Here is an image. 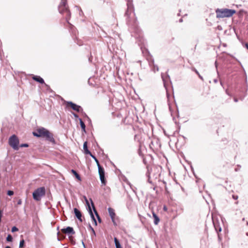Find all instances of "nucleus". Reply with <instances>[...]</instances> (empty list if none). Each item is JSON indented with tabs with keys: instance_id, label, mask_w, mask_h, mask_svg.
Wrapping results in <instances>:
<instances>
[{
	"instance_id": "nucleus-1",
	"label": "nucleus",
	"mask_w": 248,
	"mask_h": 248,
	"mask_svg": "<svg viewBox=\"0 0 248 248\" xmlns=\"http://www.w3.org/2000/svg\"><path fill=\"white\" fill-rule=\"evenodd\" d=\"M33 135L36 137L45 138L47 140L52 143H55V140L53 138V134L44 127L37 129L33 132Z\"/></svg>"
},
{
	"instance_id": "nucleus-2",
	"label": "nucleus",
	"mask_w": 248,
	"mask_h": 248,
	"mask_svg": "<svg viewBox=\"0 0 248 248\" xmlns=\"http://www.w3.org/2000/svg\"><path fill=\"white\" fill-rule=\"evenodd\" d=\"M236 13V11L233 9H229L227 8L219 9L216 10V17L217 18L230 17Z\"/></svg>"
},
{
	"instance_id": "nucleus-3",
	"label": "nucleus",
	"mask_w": 248,
	"mask_h": 248,
	"mask_svg": "<svg viewBox=\"0 0 248 248\" xmlns=\"http://www.w3.org/2000/svg\"><path fill=\"white\" fill-rule=\"evenodd\" d=\"M58 9L61 14L65 15V19L69 23L68 20L70 19L71 14L68 9L66 0H61V2L58 7Z\"/></svg>"
},
{
	"instance_id": "nucleus-4",
	"label": "nucleus",
	"mask_w": 248,
	"mask_h": 248,
	"mask_svg": "<svg viewBox=\"0 0 248 248\" xmlns=\"http://www.w3.org/2000/svg\"><path fill=\"white\" fill-rule=\"evenodd\" d=\"M133 11V6L132 4L130 2L127 3V8L125 13V16L126 17V21L128 24L130 23L131 19H135V14Z\"/></svg>"
},
{
	"instance_id": "nucleus-5",
	"label": "nucleus",
	"mask_w": 248,
	"mask_h": 248,
	"mask_svg": "<svg viewBox=\"0 0 248 248\" xmlns=\"http://www.w3.org/2000/svg\"><path fill=\"white\" fill-rule=\"evenodd\" d=\"M45 195V188L44 187H41L36 189L32 194L33 199L37 201H40L42 197Z\"/></svg>"
},
{
	"instance_id": "nucleus-6",
	"label": "nucleus",
	"mask_w": 248,
	"mask_h": 248,
	"mask_svg": "<svg viewBox=\"0 0 248 248\" xmlns=\"http://www.w3.org/2000/svg\"><path fill=\"white\" fill-rule=\"evenodd\" d=\"M9 145L16 150L18 149L19 140L15 135L12 136L9 140Z\"/></svg>"
},
{
	"instance_id": "nucleus-7",
	"label": "nucleus",
	"mask_w": 248,
	"mask_h": 248,
	"mask_svg": "<svg viewBox=\"0 0 248 248\" xmlns=\"http://www.w3.org/2000/svg\"><path fill=\"white\" fill-rule=\"evenodd\" d=\"M84 198H85V201H86V204H87L88 205V211H89V213L91 216V218H92V219L93 220L94 222V224L95 225H97V222L95 220V218L94 217V215L93 214V213L92 211V209H91V206L89 204V202L87 200V199L86 198V197H84Z\"/></svg>"
},
{
	"instance_id": "nucleus-8",
	"label": "nucleus",
	"mask_w": 248,
	"mask_h": 248,
	"mask_svg": "<svg viewBox=\"0 0 248 248\" xmlns=\"http://www.w3.org/2000/svg\"><path fill=\"white\" fill-rule=\"evenodd\" d=\"M67 106H70L73 110L77 112H79L80 109L81 108L80 106H78L72 102H67Z\"/></svg>"
},
{
	"instance_id": "nucleus-9",
	"label": "nucleus",
	"mask_w": 248,
	"mask_h": 248,
	"mask_svg": "<svg viewBox=\"0 0 248 248\" xmlns=\"http://www.w3.org/2000/svg\"><path fill=\"white\" fill-rule=\"evenodd\" d=\"M62 232L64 233H67V234H74L75 232L74 231V229L72 227H67L66 228H64L62 229Z\"/></svg>"
},
{
	"instance_id": "nucleus-10",
	"label": "nucleus",
	"mask_w": 248,
	"mask_h": 248,
	"mask_svg": "<svg viewBox=\"0 0 248 248\" xmlns=\"http://www.w3.org/2000/svg\"><path fill=\"white\" fill-rule=\"evenodd\" d=\"M108 212L109 215L110 217L112 222H113V223L114 224H115V217L116 215L115 213L114 210L113 209H112V208L109 207L108 208Z\"/></svg>"
},
{
	"instance_id": "nucleus-11",
	"label": "nucleus",
	"mask_w": 248,
	"mask_h": 248,
	"mask_svg": "<svg viewBox=\"0 0 248 248\" xmlns=\"http://www.w3.org/2000/svg\"><path fill=\"white\" fill-rule=\"evenodd\" d=\"M74 213L75 214L76 217L81 222L82 221V214L79 210H78L77 208H74Z\"/></svg>"
},
{
	"instance_id": "nucleus-12",
	"label": "nucleus",
	"mask_w": 248,
	"mask_h": 248,
	"mask_svg": "<svg viewBox=\"0 0 248 248\" xmlns=\"http://www.w3.org/2000/svg\"><path fill=\"white\" fill-rule=\"evenodd\" d=\"M149 63L153 71L155 72L158 71V67L157 65H155L154 60L149 62Z\"/></svg>"
},
{
	"instance_id": "nucleus-13",
	"label": "nucleus",
	"mask_w": 248,
	"mask_h": 248,
	"mask_svg": "<svg viewBox=\"0 0 248 248\" xmlns=\"http://www.w3.org/2000/svg\"><path fill=\"white\" fill-rule=\"evenodd\" d=\"M32 78L35 81L38 82L41 84L45 83L44 79L40 76H33Z\"/></svg>"
},
{
	"instance_id": "nucleus-14",
	"label": "nucleus",
	"mask_w": 248,
	"mask_h": 248,
	"mask_svg": "<svg viewBox=\"0 0 248 248\" xmlns=\"http://www.w3.org/2000/svg\"><path fill=\"white\" fill-rule=\"evenodd\" d=\"M83 149H84V153L85 154L89 155L92 154L91 152L88 149L87 141L84 142V143L83 144Z\"/></svg>"
},
{
	"instance_id": "nucleus-15",
	"label": "nucleus",
	"mask_w": 248,
	"mask_h": 248,
	"mask_svg": "<svg viewBox=\"0 0 248 248\" xmlns=\"http://www.w3.org/2000/svg\"><path fill=\"white\" fill-rule=\"evenodd\" d=\"M153 216L154 218V224L155 225H157L160 221L159 217L154 212H153Z\"/></svg>"
},
{
	"instance_id": "nucleus-16",
	"label": "nucleus",
	"mask_w": 248,
	"mask_h": 248,
	"mask_svg": "<svg viewBox=\"0 0 248 248\" xmlns=\"http://www.w3.org/2000/svg\"><path fill=\"white\" fill-rule=\"evenodd\" d=\"M91 202H92V206L93 207V211L94 212V213L95 214V215L97 217V219L98 220V221L100 222H101V218L99 216V215L98 214L95 208V207L94 206V204H93V203L92 201V200L91 199Z\"/></svg>"
},
{
	"instance_id": "nucleus-17",
	"label": "nucleus",
	"mask_w": 248,
	"mask_h": 248,
	"mask_svg": "<svg viewBox=\"0 0 248 248\" xmlns=\"http://www.w3.org/2000/svg\"><path fill=\"white\" fill-rule=\"evenodd\" d=\"M98 169V172L99 175H105V172L103 168H102L100 164L97 165Z\"/></svg>"
},
{
	"instance_id": "nucleus-18",
	"label": "nucleus",
	"mask_w": 248,
	"mask_h": 248,
	"mask_svg": "<svg viewBox=\"0 0 248 248\" xmlns=\"http://www.w3.org/2000/svg\"><path fill=\"white\" fill-rule=\"evenodd\" d=\"M114 243L115 245L116 248H123L121 247V245L119 241V240L117 239V238H114Z\"/></svg>"
},
{
	"instance_id": "nucleus-19",
	"label": "nucleus",
	"mask_w": 248,
	"mask_h": 248,
	"mask_svg": "<svg viewBox=\"0 0 248 248\" xmlns=\"http://www.w3.org/2000/svg\"><path fill=\"white\" fill-rule=\"evenodd\" d=\"M79 123H80V124L81 127L82 128V130L84 132H85L86 126H85V124L84 123V122L82 121V120L81 119H79Z\"/></svg>"
},
{
	"instance_id": "nucleus-20",
	"label": "nucleus",
	"mask_w": 248,
	"mask_h": 248,
	"mask_svg": "<svg viewBox=\"0 0 248 248\" xmlns=\"http://www.w3.org/2000/svg\"><path fill=\"white\" fill-rule=\"evenodd\" d=\"M71 171L78 180H81V178L77 172L76 170H72Z\"/></svg>"
},
{
	"instance_id": "nucleus-21",
	"label": "nucleus",
	"mask_w": 248,
	"mask_h": 248,
	"mask_svg": "<svg viewBox=\"0 0 248 248\" xmlns=\"http://www.w3.org/2000/svg\"><path fill=\"white\" fill-rule=\"evenodd\" d=\"M99 176H100V179L101 183L105 185L106 184L105 179V175H99Z\"/></svg>"
},
{
	"instance_id": "nucleus-22",
	"label": "nucleus",
	"mask_w": 248,
	"mask_h": 248,
	"mask_svg": "<svg viewBox=\"0 0 248 248\" xmlns=\"http://www.w3.org/2000/svg\"><path fill=\"white\" fill-rule=\"evenodd\" d=\"M6 240L8 242H12L13 240V237L11 235L8 234L7 238Z\"/></svg>"
},
{
	"instance_id": "nucleus-23",
	"label": "nucleus",
	"mask_w": 248,
	"mask_h": 248,
	"mask_svg": "<svg viewBox=\"0 0 248 248\" xmlns=\"http://www.w3.org/2000/svg\"><path fill=\"white\" fill-rule=\"evenodd\" d=\"M94 159V160H95V161L96 162V164H97V165H98V164H100L99 163V161L98 160H97V159L95 157V156L94 155H93L92 154H91L90 155Z\"/></svg>"
},
{
	"instance_id": "nucleus-24",
	"label": "nucleus",
	"mask_w": 248,
	"mask_h": 248,
	"mask_svg": "<svg viewBox=\"0 0 248 248\" xmlns=\"http://www.w3.org/2000/svg\"><path fill=\"white\" fill-rule=\"evenodd\" d=\"M24 243H25V242H24V239H22L21 240H20L19 248H22L24 245Z\"/></svg>"
},
{
	"instance_id": "nucleus-25",
	"label": "nucleus",
	"mask_w": 248,
	"mask_h": 248,
	"mask_svg": "<svg viewBox=\"0 0 248 248\" xmlns=\"http://www.w3.org/2000/svg\"><path fill=\"white\" fill-rule=\"evenodd\" d=\"M18 229L17 228H16V226H14L12 228V230H11V231L12 232H16V231H18Z\"/></svg>"
},
{
	"instance_id": "nucleus-26",
	"label": "nucleus",
	"mask_w": 248,
	"mask_h": 248,
	"mask_svg": "<svg viewBox=\"0 0 248 248\" xmlns=\"http://www.w3.org/2000/svg\"><path fill=\"white\" fill-rule=\"evenodd\" d=\"M14 194V192L11 190H8L7 192V195L9 196H12Z\"/></svg>"
},
{
	"instance_id": "nucleus-27",
	"label": "nucleus",
	"mask_w": 248,
	"mask_h": 248,
	"mask_svg": "<svg viewBox=\"0 0 248 248\" xmlns=\"http://www.w3.org/2000/svg\"><path fill=\"white\" fill-rule=\"evenodd\" d=\"M21 147H27L29 146L28 144H27V143H24V144H22L20 145V146Z\"/></svg>"
},
{
	"instance_id": "nucleus-28",
	"label": "nucleus",
	"mask_w": 248,
	"mask_h": 248,
	"mask_svg": "<svg viewBox=\"0 0 248 248\" xmlns=\"http://www.w3.org/2000/svg\"><path fill=\"white\" fill-rule=\"evenodd\" d=\"M90 229H91V230H92V232H93V235H95V231H94V229L93 228V227H92L91 225H90Z\"/></svg>"
},
{
	"instance_id": "nucleus-29",
	"label": "nucleus",
	"mask_w": 248,
	"mask_h": 248,
	"mask_svg": "<svg viewBox=\"0 0 248 248\" xmlns=\"http://www.w3.org/2000/svg\"><path fill=\"white\" fill-rule=\"evenodd\" d=\"M148 182H149V183H151V184H152V181H151V177H150V175H149H149H148Z\"/></svg>"
},
{
	"instance_id": "nucleus-30",
	"label": "nucleus",
	"mask_w": 248,
	"mask_h": 248,
	"mask_svg": "<svg viewBox=\"0 0 248 248\" xmlns=\"http://www.w3.org/2000/svg\"><path fill=\"white\" fill-rule=\"evenodd\" d=\"M22 204V200L21 199H19L17 202V204L20 205Z\"/></svg>"
},
{
	"instance_id": "nucleus-31",
	"label": "nucleus",
	"mask_w": 248,
	"mask_h": 248,
	"mask_svg": "<svg viewBox=\"0 0 248 248\" xmlns=\"http://www.w3.org/2000/svg\"><path fill=\"white\" fill-rule=\"evenodd\" d=\"M193 71L197 74V75H199V73L198 72V71L195 68L193 69Z\"/></svg>"
},
{
	"instance_id": "nucleus-32",
	"label": "nucleus",
	"mask_w": 248,
	"mask_h": 248,
	"mask_svg": "<svg viewBox=\"0 0 248 248\" xmlns=\"http://www.w3.org/2000/svg\"><path fill=\"white\" fill-rule=\"evenodd\" d=\"M232 198H233L234 200H236V199H237V198H238V196H237L233 195V196H232Z\"/></svg>"
},
{
	"instance_id": "nucleus-33",
	"label": "nucleus",
	"mask_w": 248,
	"mask_h": 248,
	"mask_svg": "<svg viewBox=\"0 0 248 248\" xmlns=\"http://www.w3.org/2000/svg\"><path fill=\"white\" fill-rule=\"evenodd\" d=\"M245 46V47L248 49V44L246 43Z\"/></svg>"
},
{
	"instance_id": "nucleus-34",
	"label": "nucleus",
	"mask_w": 248,
	"mask_h": 248,
	"mask_svg": "<svg viewBox=\"0 0 248 248\" xmlns=\"http://www.w3.org/2000/svg\"><path fill=\"white\" fill-rule=\"evenodd\" d=\"M163 209H164V210H165V211H167V207H166V206H164L163 207Z\"/></svg>"
},
{
	"instance_id": "nucleus-35",
	"label": "nucleus",
	"mask_w": 248,
	"mask_h": 248,
	"mask_svg": "<svg viewBox=\"0 0 248 248\" xmlns=\"http://www.w3.org/2000/svg\"><path fill=\"white\" fill-rule=\"evenodd\" d=\"M198 75L201 79L203 80V78L200 74Z\"/></svg>"
},
{
	"instance_id": "nucleus-36",
	"label": "nucleus",
	"mask_w": 248,
	"mask_h": 248,
	"mask_svg": "<svg viewBox=\"0 0 248 248\" xmlns=\"http://www.w3.org/2000/svg\"><path fill=\"white\" fill-rule=\"evenodd\" d=\"M179 22H183V19H182V18H181V19H179Z\"/></svg>"
},
{
	"instance_id": "nucleus-37",
	"label": "nucleus",
	"mask_w": 248,
	"mask_h": 248,
	"mask_svg": "<svg viewBox=\"0 0 248 248\" xmlns=\"http://www.w3.org/2000/svg\"><path fill=\"white\" fill-rule=\"evenodd\" d=\"M234 101L236 102L238 101V100L236 98H234Z\"/></svg>"
},
{
	"instance_id": "nucleus-38",
	"label": "nucleus",
	"mask_w": 248,
	"mask_h": 248,
	"mask_svg": "<svg viewBox=\"0 0 248 248\" xmlns=\"http://www.w3.org/2000/svg\"><path fill=\"white\" fill-rule=\"evenodd\" d=\"M5 248H11V247H9V246H6V247H5Z\"/></svg>"
},
{
	"instance_id": "nucleus-39",
	"label": "nucleus",
	"mask_w": 248,
	"mask_h": 248,
	"mask_svg": "<svg viewBox=\"0 0 248 248\" xmlns=\"http://www.w3.org/2000/svg\"><path fill=\"white\" fill-rule=\"evenodd\" d=\"M167 97H168H168H169V94H168V93H167Z\"/></svg>"
},
{
	"instance_id": "nucleus-40",
	"label": "nucleus",
	"mask_w": 248,
	"mask_h": 248,
	"mask_svg": "<svg viewBox=\"0 0 248 248\" xmlns=\"http://www.w3.org/2000/svg\"><path fill=\"white\" fill-rule=\"evenodd\" d=\"M168 105L169 106V108H170V104L168 102Z\"/></svg>"
},
{
	"instance_id": "nucleus-41",
	"label": "nucleus",
	"mask_w": 248,
	"mask_h": 248,
	"mask_svg": "<svg viewBox=\"0 0 248 248\" xmlns=\"http://www.w3.org/2000/svg\"><path fill=\"white\" fill-rule=\"evenodd\" d=\"M75 117H77V116H78V115H75Z\"/></svg>"
},
{
	"instance_id": "nucleus-42",
	"label": "nucleus",
	"mask_w": 248,
	"mask_h": 248,
	"mask_svg": "<svg viewBox=\"0 0 248 248\" xmlns=\"http://www.w3.org/2000/svg\"><path fill=\"white\" fill-rule=\"evenodd\" d=\"M247 235L248 236V232L247 233Z\"/></svg>"
}]
</instances>
